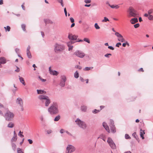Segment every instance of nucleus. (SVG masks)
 <instances>
[{"label":"nucleus","instance_id":"obj_1","mask_svg":"<svg viewBox=\"0 0 153 153\" xmlns=\"http://www.w3.org/2000/svg\"><path fill=\"white\" fill-rule=\"evenodd\" d=\"M48 111L51 114H56L58 113V106L56 103H53L48 109Z\"/></svg>","mask_w":153,"mask_h":153},{"label":"nucleus","instance_id":"obj_2","mask_svg":"<svg viewBox=\"0 0 153 153\" xmlns=\"http://www.w3.org/2000/svg\"><path fill=\"white\" fill-rule=\"evenodd\" d=\"M38 98L41 100V101L45 102V105L46 106H48L51 103V100L48 97L45 95H40L38 97Z\"/></svg>","mask_w":153,"mask_h":153},{"label":"nucleus","instance_id":"obj_3","mask_svg":"<svg viewBox=\"0 0 153 153\" xmlns=\"http://www.w3.org/2000/svg\"><path fill=\"white\" fill-rule=\"evenodd\" d=\"M129 14L127 16L128 18L131 17H136L138 16V14L137 12L132 7H130L128 11Z\"/></svg>","mask_w":153,"mask_h":153},{"label":"nucleus","instance_id":"obj_4","mask_svg":"<svg viewBox=\"0 0 153 153\" xmlns=\"http://www.w3.org/2000/svg\"><path fill=\"white\" fill-rule=\"evenodd\" d=\"M6 110H7V111L5 114L6 120L8 121H10L13 118L14 115L12 112L8 110V109H6Z\"/></svg>","mask_w":153,"mask_h":153},{"label":"nucleus","instance_id":"obj_5","mask_svg":"<svg viewBox=\"0 0 153 153\" xmlns=\"http://www.w3.org/2000/svg\"><path fill=\"white\" fill-rule=\"evenodd\" d=\"M76 122L81 128L84 129H85L86 128L87 126L84 122L81 121L79 119H77L76 121Z\"/></svg>","mask_w":153,"mask_h":153},{"label":"nucleus","instance_id":"obj_6","mask_svg":"<svg viewBox=\"0 0 153 153\" xmlns=\"http://www.w3.org/2000/svg\"><path fill=\"white\" fill-rule=\"evenodd\" d=\"M64 49V47L63 46L58 44H56L54 49L55 52L58 53L62 51Z\"/></svg>","mask_w":153,"mask_h":153},{"label":"nucleus","instance_id":"obj_7","mask_svg":"<svg viewBox=\"0 0 153 153\" xmlns=\"http://www.w3.org/2000/svg\"><path fill=\"white\" fill-rule=\"evenodd\" d=\"M16 103L18 104L19 106V108L20 110L23 111V102L22 99L20 98H18L16 100Z\"/></svg>","mask_w":153,"mask_h":153},{"label":"nucleus","instance_id":"obj_8","mask_svg":"<svg viewBox=\"0 0 153 153\" xmlns=\"http://www.w3.org/2000/svg\"><path fill=\"white\" fill-rule=\"evenodd\" d=\"M115 35L118 37V40L119 41L122 42H126V40L124 38L123 36L118 32H116Z\"/></svg>","mask_w":153,"mask_h":153},{"label":"nucleus","instance_id":"obj_9","mask_svg":"<svg viewBox=\"0 0 153 153\" xmlns=\"http://www.w3.org/2000/svg\"><path fill=\"white\" fill-rule=\"evenodd\" d=\"M107 142L109 144L110 147L113 149H115L116 148V145L112 140L110 138H108L107 140Z\"/></svg>","mask_w":153,"mask_h":153},{"label":"nucleus","instance_id":"obj_10","mask_svg":"<svg viewBox=\"0 0 153 153\" xmlns=\"http://www.w3.org/2000/svg\"><path fill=\"white\" fill-rule=\"evenodd\" d=\"M74 54L81 58L83 57L85 55V54L81 51H75Z\"/></svg>","mask_w":153,"mask_h":153},{"label":"nucleus","instance_id":"obj_11","mask_svg":"<svg viewBox=\"0 0 153 153\" xmlns=\"http://www.w3.org/2000/svg\"><path fill=\"white\" fill-rule=\"evenodd\" d=\"M75 150L74 147L71 145H68L66 148V153H71Z\"/></svg>","mask_w":153,"mask_h":153},{"label":"nucleus","instance_id":"obj_12","mask_svg":"<svg viewBox=\"0 0 153 153\" xmlns=\"http://www.w3.org/2000/svg\"><path fill=\"white\" fill-rule=\"evenodd\" d=\"M78 36L74 35L71 33H69L68 36V38L69 39L73 41L77 40Z\"/></svg>","mask_w":153,"mask_h":153},{"label":"nucleus","instance_id":"obj_13","mask_svg":"<svg viewBox=\"0 0 153 153\" xmlns=\"http://www.w3.org/2000/svg\"><path fill=\"white\" fill-rule=\"evenodd\" d=\"M111 125L110 126L111 127V132L112 133H114L116 132V129L114 125V122L112 121H111Z\"/></svg>","mask_w":153,"mask_h":153},{"label":"nucleus","instance_id":"obj_14","mask_svg":"<svg viewBox=\"0 0 153 153\" xmlns=\"http://www.w3.org/2000/svg\"><path fill=\"white\" fill-rule=\"evenodd\" d=\"M49 71L50 74L54 75H57L58 74V73L55 71H53L51 69V67H50L49 68Z\"/></svg>","mask_w":153,"mask_h":153},{"label":"nucleus","instance_id":"obj_15","mask_svg":"<svg viewBox=\"0 0 153 153\" xmlns=\"http://www.w3.org/2000/svg\"><path fill=\"white\" fill-rule=\"evenodd\" d=\"M74 42L71 41L68 42L67 45L69 47V51H70L72 49L73 46L71 45V44L73 43H74Z\"/></svg>","mask_w":153,"mask_h":153},{"label":"nucleus","instance_id":"obj_16","mask_svg":"<svg viewBox=\"0 0 153 153\" xmlns=\"http://www.w3.org/2000/svg\"><path fill=\"white\" fill-rule=\"evenodd\" d=\"M30 47L29 46H28L27 49V55L29 58H31L32 57V56L30 51Z\"/></svg>","mask_w":153,"mask_h":153},{"label":"nucleus","instance_id":"obj_17","mask_svg":"<svg viewBox=\"0 0 153 153\" xmlns=\"http://www.w3.org/2000/svg\"><path fill=\"white\" fill-rule=\"evenodd\" d=\"M144 16L148 17L149 19L150 20H153V16L151 15H149L147 13H145L144 15Z\"/></svg>","mask_w":153,"mask_h":153},{"label":"nucleus","instance_id":"obj_18","mask_svg":"<svg viewBox=\"0 0 153 153\" xmlns=\"http://www.w3.org/2000/svg\"><path fill=\"white\" fill-rule=\"evenodd\" d=\"M103 127H104V128H105V129L106 130V131L110 133V130L109 129V127L107 125V124L104 123H103Z\"/></svg>","mask_w":153,"mask_h":153},{"label":"nucleus","instance_id":"obj_19","mask_svg":"<svg viewBox=\"0 0 153 153\" xmlns=\"http://www.w3.org/2000/svg\"><path fill=\"white\" fill-rule=\"evenodd\" d=\"M6 63V59L4 57L0 58V66L1 64H5Z\"/></svg>","mask_w":153,"mask_h":153},{"label":"nucleus","instance_id":"obj_20","mask_svg":"<svg viewBox=\"0 0 153 153\" xmlns=\"http://www.w3.org/2000/svg\"><path fill=\"white\" fill-rule=\"evenodd\" d=\"M130 22L132 24H134L135 23L138 22V19L137 18H134L130 20Z\"/></svg>","mask_w":153,"mask_h":153},{"label":"nucleus","instance_id":"obj_21","mask_svg":"<svg viewBox=\"0 0 153 153\" xmlns=\"http://www.w3.org/2000/svg\"><path fill=\"white\" fill-rule=\"evenodd\" d=\"M145 132L144 130H143L141 129L140 130V137L143 139H144V138L143 137L144 134H145Z\"/></svg>","mask_w":153,"mask_h":153},{"label":"nucleus","instance_id":"obj_22","mask_svg":"<svg viewBox=\"0 0 153 153\" xmlns=\"http://www.w3.org/2000/svg\"><path fill=\"white\" fill-rule=\"evenodd\" d=\"M19 79L20 80V82L22 83V84L24 85H25V82L24 79V78L22 77H21L20 76H19Z\"/></svg>","mask_w":153,"mask_h":153},{"label":"nucleus","instance_id":"obj_23","mask_svg":"<svg viewBox=\"0 0 153 153\" xmlns=\"http://www.w3.org/2000/svg\"><path fill=\"white\" fill-rule=\"evenodd\" d=\"M37 91L38 94H45L46 93L45 91L41 90H37Z\"/></svg>","mask_w":153,"mask_h":153},{"label":"nucleus","instance_id":"obj_24","mask_svg":"<svg viewBox=\"0 0 153 153\" xmlns=\"http://www.w3.org/2000/svg\"><path fill=\"white\" fill-rule=\"evenodd\" d=\"M14 126V124L12 122L9 123L7 125V127L10 128H12Z\"/></svg>","mask_w":153,"mask_h":153},{"label":"nucleus","instance_id":"obj_25","mask_svg":"<svg viewBox=\"0 0 153 153\" xmlns=\"http://www.w3.org/2000/svg\"><path fill=\"white\" fill-rule=\"evenodd\" d=\"M17 139V136H13V137L12 138L11 140V142H16Z\"/></svg>","mask_w":153,"mask_h":153},{"label":"nucleus","instance_id":"obj_26","mask_svg":"<svg viewBox=\"0 0 153 153\" xmlns=\"http://www.w3.org/2000/svg\"><path fill=\"white\" fill-rule=\"evenodd\" d=\"M44 22L46 24L53 23V22L51 21L48 19H45Z\"/></svg>","mask_w":153,"mask_h":153},{"label":"nucleus","instance_id":"obj_27","mask_svg":"<svg viewBox=\"0 0 153 153\" xmlns=\"http://www.w3.org/2000/svg\"><path fill=\"white\" fill-rule=\"evenodd\" d=\"M60 116L59 115H58L55 118L54 121H57L60 119Z\"/></svg>","mask_w":153,"mask_h":153},{"label":"nucleus","instance_id":"obj_28","mask_svg":"<svg viewBox=\"0 0 153 153\" xmlns=\"http://www.w3.org/2000/svg\"><path fill=\"white\" fill-rule=\"evenodd\" d=\"M93 68V67H86L84 69V70L85 71H89L91 69H92Z\"/></svg>","mask_w":153,"mask_h":153},{"label":"nucleus","instance_id":"obj_29","mask_svg":"<svg viewBox=\"0 0 153 153\" xmlns=\"http://www.w3.org/2000/svg\"><path fill=\"white\" fill-rule=\"evenodd\" d=\"M87 109V107L85 106H82L81 108V109L82 111H85Z\"/></svg>","mask_w":153,"mask_h":153},{"label":"nucleus","instance_id":"obj_30","mask_svg":"<svg viewBox=\"0 0 153 153\" xmlns=\"http://www.w3.org/2000/svg\"><path fill=\"white\" fill-rule=\"evenodd\" d=\"M83 41L88 42V43H90V40L88 38H84L83 39Z\"/></svg>","mask_w":153,"mask_h":153},{"label":"nucleus","instance_id":"obj_31","mask_svg":"<svg viewBox=\"0 0 153 153\" xmlns=\"http://www.w3.org/2000/svg\"><path fill=\"white\" fill-rule=\"evenodd\" d=\"M4 28L6 31H9L10 29V27L8 26H7L6 27H4Z\"/></svg>","mask_w":153,"mask_h":153},{"label":"nucleus","instance_id":"obj_32","mask_svg":"<svg viewBox=\"0 0 153 153\" xmlns=\"http://www.w3.org/2000/svg\"><path fill=\"white\" fill-rule=\"evenodd\" d=\"M74 76L76 78H77L79 77V74L77 71L75 73Z\"/></svg>","mask_w":153,"mask_h":153},{"label":"nucleus","instance_id":"obj_33","mask_svg":"<svg viewBox=\"0 0 153 153\" xmlns=\"http://www.w3.org/2000/svg\"><path fill=\"white\" fill-rule=\"evenodd\" d=\"M94 27L96 29H99L100 28V27L99 26L97 23H96L94 24Z\"/></svg>","mask_w":153,"mask_h":153},{"label":"nucleus","instance_id":"obj_34","mask_svg":"<svg viewBox=\"0 0 153 153\" xmlns=\"http://www.w3.org/2000/svg\"><path fill=\"white\" fill-rule=\"evenodd\" d=\"M107 21H109V19L106 17H104V19L102 20V22H106Z\"/></svg>","mask_w":153,"mask_h":153},{"label":"nucleus","instance_id":"obj_35","mask_svg":"<svg viewBox=\"0 0 153 153\" xmlns=\"http://www.w3.org/2000/svg\"><path fill=\"white\" fill-rule=\"evenodd\" d=\"M17 153H23V152L22 151V149L19 148H18L17 149Z\"/></svg>","mask_w":153,"mask_h":153},{"label":"nucleus","instance_id":"obj_36","mask_svg":"<svg viewBox=\"0 0 153 153\" xmlns=\"http://www.w3.org/2000/svg\"><path fill=\"white\" fill-rule=\"evenodd\" d=\"M22 28L23 30L25 31V30L26 25L25 24H22L21 25Z\"/></svg>","mask_w":153,"mask_h":153},{"label":"nucleus","instance_id":"obj_37","mask_svg":"<svg viewBox=\"0 0 153 153\" xmlns=\"http://www.w3.org/2000/svg\"><path fill=\"white\" fill-rule=\"evenodd\" d=\"M58 2L61 3V4L62 7L64 6V4H63V0H57Z\"/></svg>","mask_w":153,"mask_h":153},{"label":"nucleus","instance_id":"obj_38","mask_svg":"<svg viewBox=\"0 0 153 153\" xmlns=\"http://www.w3.org/2000/svg\"><path fill=\"white\" fill-rule=\"evenodd\" d=\"M125 138L126 139H130L131 138L129 136L128 134H126L125 135Z\"/></svg>","mask_w":153,"mask_h":153},{"label":"nucleus","instance_id":"obj_39","mask_svg":"<svg viewBox=\"0 0 153 153\" xmlns=\"http://www.w3.org/2000/svg\"><path fill=\"white\" fill-rule=\"evenodd\" d=\"M22 133H23V132H21V131H20L19 132L18 135L19 136L21 137H24V136L23 135H22Z\"/></svg>","mask_w":153,"mask_h":153},{"label":"nucleus","instance_id":"obj_40","mask_svg":"<svg viewBox=\"0 0 153 153\" xmlns=\"http://www.w3.org/2000/svg\"><path fill=\"white\" fill-rule=\"evenodd\" d=\"M100 110H97L96 109H95L93 111V113H94L96 114V113H97L98 112H100Z\"/></svg>","mask_w":153,"mask_h":153},{"label":"nucleus","instance_id":"obj_41","mask_svg":"<svg viewBox=\"0 0 153 153\" xmlns=\"http://www.w3.org/2000/svg\"><path fill=\"white\" fill-rule=\"evenodd\" d=\"M112 55L111 54V53H107L105 54V56L107 57V58H109L110 56H111Z\"/></svg>","mask_w":153,"mask_h":153},{"label":"nucleus","instance_id":"obj_42","mask_svg":"<svg viewBox=\"0 0 153 153\" xmlns=\"http://www.w3.org/2000/svg\"><path fill=\"white\" fill-rule=\"evenodd\" d=\"M65 82H63V81H62L61 82H60V85L62 87H63L65 86Z\"/></svg>","mask_w":153,"mask_h":153},{"label":"nucleus","instance_id":"obj_43","mask_svg":"<svg viewBox=\"0 0 153 153\" xmlns=\"http://www.w3.org/2000/svg\"><path fill=\"white\" fill-rule=\"evenodd\" d=\"M125 42H126V43H123L122 45L124 47H125L126 45H129V44L126 41Z\"/></svg>","mask_w":153,"mask_h":153},{"label":"nucleus","instance_id":"obj_44","mask_svg":"<svg viewBox=\"0 0 153 153\" xmlns=\"http://www.w3.org/2000/svg\"><path fill=\"white\" fill-rule=\"evenodd\" d=\"M139 26H140V25H139V24H138V23H137L134 25V27L135 28H137L139 27Z\"/></svg>","mask_w":153,"mask_h":153},{"label":"nucleus","instance_id":"obj_45","mask_svg":"<svg viewBox=\"0 0 153 153\" xmlns=\"http://www.w3.org/2000/svg\"><path fill=\"white\" fill-rule=\"evenodd\" d=\"M153 12V10L152 9L150 10H149L148 11V13H147L148 14L150 15Z\"/></svg>","mask_w":153,"mask_h":153},{"label":"nucleus","instance_id":"obj_46","mask_svg":"<svg viewBox=\"0 0 153 153\" xmlns=\"http://www.w3.org/2000/svg\"><path fill=\"white\" fill-rule=\"evenodd\" d=\"M121 45V43L120 42H118L116 45V46L117 47H119L120 45Z\"/></svg>","mask_w":153,"mask_h":153},{"label":"nucleus","instance_id":"obj_47","mask_svg":"<svg viewBox=\"0 0 153 153\" xmlns=\"http://www.w3.org/2000/svg\"><path fill=\"white\" fill-rule=\"evenodd\" d=\"M70 20L71 23H74V19L72 17L70 18Z\"/></svg>","mask_w":153,"mask_h":153},{"label":"nucleus","instance_id":"obj_48","mask_svg":"<svg viewBox=\"0 0 153 153\" xmlns=\"http://www.w3.org/2000/svg\"><path fill=\"white\" fill-rule=\"evenodd\" d=\"M85 2L86 3H89L91 2V0H86L85 1Z\"/></svg>","mask_w":153,"mask_h":153},{"label":"nucleus","instance_id":"obj_49","mask_svg":"<svg viewBox=\"0 0 153 153\" xmlns=\"http://www.w3.org/2000/svg\"><path fill=\"white\" fill-rule=\"evenodd\" d=\"M39 78L42 82H44L46 81V79H42L40 76H39Z\"/></svg>","mask_w":153,"mask_h":153},{"label":"nucleus","instance_id":"obj_50","mask_svg":"<svg viewBox=\"0 0 153 153\" xmlns=\"http://www.w3.org/2000/svg\"><path fill=\"white\" fill-rule=\"evenodd\" d=\"M64 10L65 16H67V11L66 8H65L64 9Z\"/></svg>","mask_w":153,"mask_h":153},{"label":"nucleus","instance_id":"obj_51","mask_svg":"<svg viewBox=\"0 0 153 153\" xmlns=\"http://www.w3.org/2000/svg\"><path fill=\"white\" fill-rule=\"evenodd\" d=\"M108 48L110 49H111V50H114V48L112 47V46H109L108 47Z\"/></svg>","mask_w":153,"mask_h":153},{"label":"nucleus","instance_id":"obj_52","mask_svg":"<svg viewBox=\"0 0 153 153\" xmlns=\"http://www.w3.org/2000/svg\"><path fill=\"white\" fill-rule=\"evenodd\" d=\"M28 142L30 144H31L33 143V141L32 140H31L30 139H28Z\"/></svg>","mask_w":153,"mask_h":153},{"label":"nucleus","instance_id":"obj_53","mask_svg":"<svg viewBox=\"0 0 153 153\" xmlns=\"http://www.w3.org/2000/svg\"><path fill=\"white\" fill-rule=\"evenodd\" d=\"M109 6L112 8H115V5H109Z\"/></svg>","mask_w":153,"mask_h":153},{"label":"nucleus","instance_id":"obj_54","mask_svg":"<svg viewBox=\"0 0 153 153\" xmlns=\"http://www.w3.org/2000/svg\"><path fill=\"white\" fill-rule=\"evenodd\" d=\"M62 79L63 80V82H65L66 81V79L65 77H63L62 78Z\"/></svg>","mask_w":153,"mask_h":153},{"label":"nucleus","instance_id":"obj_55","mask_svg":"<svg viewBox=\"0 0 153 153\" xmlns=\"http://www.w3.org/2000/svg\"><path fill=\"white\" fill-rule=\"evenodd\" d=\"M21 6H22V8L23 9V10H25V7L24 6V3Z\"/></svg>","mask_w":153,"mask_h":153},{"label":"nucleus","instance_id":"obj_56","mask_svg":"<svg viewBox=\"0 0 153 153\" xmlns=\"http://www.w3.org/2000/svg\"><path fill=\"white\" fill-rule=\"evenodd\" d=\"M12 146L13 147L14 149L16 148V144H14V143H13L12 144Z\"/></svg>","mask_w":153,"mask_h":153},{"label":"nucleus","instance_id":"obj_57","mask_svg":"<svg viewBox=\"0 0 153 153\" xmlns=\"http://www.w3.org/2000/svg\"><path fill=\"white\" fill-rule=\"evenodd\" d=\"M138 71H142V72H143L144 71V70H143V68H140V69L138 70Z\"/></svg>","mask_w":153,"mask_h":153},{"label":"nucleus","instance_id":"obj_58","mask_svg":"<svg viewBox=\"0 0 153 153\" xmlns=\"http://www.w3.org/2000/svg\"><path fill=\"white\" fill-rule=\"evenodd\" d=\"M20 71L19 68L17 67V69L15 70V71L17 72H19Z\"/></svg>","mask_w":153,"mask_h":153},{"label":"nucleus","instance_id":"obj_59","mask_svg":"<svg viewBox=\"0 0 153 153\" xmlns=\"http://www.w3.org/2000/svg\"><path fill=\"white\" fill-rule=\"evenodd\" d=\"M72 23V25H71V28L75 26V23H74V22Z\"/></svg>","mask_w":153,"mask_h":153},{"label":"nucleus","instance_id":"obj_60","mask_svg":"<svg viewBox=\"0 0 153 153\" xmlns=\"http://www.w3.org/2000/svg\"><path fill=\"white\" fill-rule=\"evenodd\" d=\"M40 119L42 121H43V120L44 118H43V116H41L40 117Z\"/></svg>","mask_w":153,"mask_h":153},{"label":"nucleus","instance_id":"obj_61","mask_svg":"<svg viewBox=\"0 0 153 153\" xmlns=\"http://www.w3.org/2000/svg\"><path fill=\"white\" fill-rule=\"evenodd\" d=\"M119 8V6L118 5H115V8L116 9H118Z\"/></svg>","mask_w":153,"mask_h":153},{"label":"nucleus","instance_id":"obj_62","mask_svg":"<svg viewBox=\"0 0 153 153\" xmlns=\"http://www.w3.org/2000/svg\"><path fill=\"white\" fill-rule=\"evenodd\" d=\"M52 131L51 130H49L47 131V133L48 134H50L51 132Z\"/></svg>","mask_w":153,"mask_h":153},{"label":"nucleus","instance_id":"obj_63","mask_svg":"<svg viewBox=\"0 0 153 153\" xmlns=\"http://www.w3.org/2000/svg\"><path fill=\"white\" fill-rule=\"evenodd\" d=\"M60 133H62L64 132V130L63 129H61L60 131Z\"/></svg>","mask_w":153,"mask_h":153},{"label":"nucleus","instance_id":"obj_64","mask_svg":"<svg viewBox=\"0 0 153 153\" xmlns=\"http://www.w3.org/2000/svg\"><path fill=\"white\" fill-rule=\"evenodd\" d=\"M139 20L140 22H141L142 21V18L140 17H139Z\"/></svg>","mask_w":153,"mask_h":153}]
</instances>
